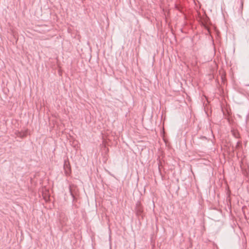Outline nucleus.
<instances>
[{
	"label": "nucleus",
	"instance_id": "obj_2",
	"mask_svg": "<svg viewBox=\"0 0 249 249\" xmlns=\"http://www.w3.org/2000/svg\"><path fill=\"white\" fill-rule=\"evenodd\" d=\"M24 136V135H21V134H20V135H19V136H20V137H23Z\"/></svg>",
	"mask_w": 249,
	"mask_h": 249
},
{
	"label": "nucleus",
	"instance_id": "obj_1",
	"mask_svg": "<svg viewBox=\"0 0 249 249\" xmlns=\"http://www.w3.org/2000/svg\"><path fill=\"white\" fill-rule=\"evenodd\" d=\"M70 193H71V196H72L73 197H74V196H73V193H72V191H71V188H70Z\"/></svg>",
	"mask_w": 249,
	"mask_h": 249
}]
</instances>
